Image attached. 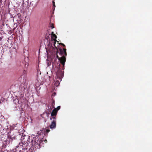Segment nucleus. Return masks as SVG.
I'll return each instance as SVG.
<instances>
[{"mask_svg":"<svg viewBox=\"0 0 152 152\" xmlns=\"http://www.w3.org/2000/svg\"><path fill=\"white\" fill-rule=\"evenodd\" d=\"M57 71L56 72V83L59 85L60 84V82L62 78L64 75V73L61 71L60 68L59 67Z\"/></svg>","mask_w":152,"mask_h":152,"instance_id":"obj_3","label":"nucleus"},{"mask_svg":"<svg viewBox=\"0 0 152 152\" xmlns=\"http://www.w3.org/2000/svg\"><path fill=\"white\" fill-rule=\"evenodd\" d=\"M19 137H20V140L21 141H23L21 143H19L18 146H16L15 149H13L14 152H20L21 149L22 150L27 149L28 147V142H29L30 136L28 135H25V134H19Z\"/></svg>","mask_w":152,"mask_h":152,"instance_id":"obj_1","label":"nucleus"},{"mask_svg":"<svg viewBox=\"0 0 152 152\" xmlns=\"http://www.w3.org/2000/svg\"><path fill=\"white\" fill-rule=\"evenodd\" d=\"M57 110L56 108H55L53 110L51 113V116H56L57 114Z\"/></svg>","mask_w":152,"mask_h":152,"instance_id":"obj_6","label":"nucleus"},{"mask_svg":"<svg viewBox=\"0 0 152 152\" xmlns=\"http://www.w3.org/2000/svg\"><path fill=\"white\" fill-rule=\"evenodd\" d=\"M32 2H33V1L31 2H30V4H31V3H32Z\"/></svg>","mask_w":152,"mask_h":152,"instance_id":"obj_21","label":"nucleus"},{"mask_svg":"<svg viewBox=\"0 0 152 152\" xmlns=\"http://www.w3.org/2000/svg\"><path fill=\"white\" fill-rule=\"evenodd\" d=\"M56 116H51L52 117V118L53 119V121H55H55H56Z\"/></svg>","mask_w":152,"mask_h":152,"instance_id":"obj_13","label":"nucleus"},{"mask_svg":"<svg viewBox=\"0 0 152 152\" xmlns=\"http://www.w3.org/2000/svg\"><path fill=\"white\" fill-rule=\"evenodd\" d=\"M7 132L8 133H9V132Z\"/></svg>","mask_w":152,"mask_h":152,"instance_id":"obj_26","label":"nucleus"},{"mask_svg":"<svg viewBox=\"0 0 152 152\" xmlns=\"http://www.w3.org/2000/svg\"><path fill=\"white\" fill-rule=\"evenodd\" d=\"M45 131L46 132V133H48L50 131V130L49 129H45Z\"/></svg>","mask_w":152,"mask_h":152,"instance_id":"obj_15","label":"nucleus"},{"mask_svg":"<svg viewBox=\"0 0 152 152\" xmlns=\"http://www.w3.org/2000/svg\"><path fill=\"white\" fill-rule=\"evenodd\" d=\"M52 102L51 103V106L52 107L54 108V105H55V101L53 99H52Z\"/></svg>","mask_w":152,"mask_h":152,"instance_id":"obj_10","label":"nucleus"},{"mask_svg":"<svg viewBox=\"0 0 152 152\" xmlns=\"http://www.w3.org/2000/svg\"><path fill=\"white\" fill-rule=\"evenodd\" d=\"M59 45H63V47H65V45L64 44H63V43H59Z\"/></svg>","mask_w":152,"mask_h":152,"instance_id":"obj_18","label":"nucleus"},{"mask_svg":"<svg viewBox=\"0 0 152 152\" xmlns=\"http://www.w3.org/2000/svg\"><path fill=\"white\" fill-rule=\"evenodd\" d=\"M1 103V101L0 100V103Z\"/></svg>","mask_w":152,"mask_h":152,"instance_id":"obj_24","label":"nucleus"},{"mask_svg":"<svg viewBox=\"0 0 152 152\" xmlns=\"http://www.w3.org/2000/svg\"><path fill=\"white\" fill-rule=\"evenodd\" d=\"M60 107H61L60 106H58L57 107L56 109L57 110V111L60 109Z\"/></svg>","mask_w":152,"mask_h":152,"instance_id":"obj_16","label":"nucleus"},{"mask_svg":"<svg viewBox=\"0 0 152 152\" xmlns=\"http://www.w3.org/2000/svg\"><path fill=\"white\" fill-rule=\"evenodd\" d=\"M7 136H8V137H9V136H10V135L9 134V135H7Z\"/></svg>","mask_w":152,"mask_h":152,"instance_id":"obj_23","label":"nucleus"},{"mask_svg":"<svg viewBox=\"0 0 152 152\" xmlns=\"http://www.w3.org/2000/svg\"><path fill=\"white\" fill-rule=\"evenodd\" d=\"M53 32H52V37L53 39L54 40H56V39L57 38L55 34H53Z\"/></svg>","mask_w":152,"mask_h":152,"instance_id":"obj_9","label":"nucleus"},{"mask_svg":"<svg viewBox=\"0 0 152 152\" xmlns=\"http://www.w3.org/2000/svg\"><path fill=\"white\" fill-rule=\"evenodd\" d=\"M59 54L62 56H64V57H66V56H67L66 49L65 48L61 49L60 48L59 49Z\"/></svg>","mask_w":152,"mask_h":152,"instance_id":"obj_5","label":"nucleus"},{"mask_svg":"<svg viewBox=\"0 0 152 152\" xmlns=\"http://www.w3.org/2000/svg\"><path fill=\"white\" fill-rule=\"evenodd\" d=\"M0 118L1 119L2 121H4L5 119L4 117L2 115H1L0 116Z\"/></svg>","mask_w":152,"mask_h":152,"instance_id":"obj_11","label":"nucleus"},{"mask_svg":"<svg viewBox=\"0 0 152 152\" xmlns=\"http://www.w3.org/2000/svg\"><path fill=\"white\" fill-rule=\"evenodd\" d=\"M29 64L28 63H25V68L23 70V73H25L26 72V70H27V69L28 67V66Z\"/></svg>","mask_w":152,"mask_h":152,"instance_id":"obj_8","label":"nucleus"},{"mask_svg":"<svg viewBox=\"0 0 152 152\" xmlns=\"http://www.w3.org/2000/svg\"><path fill=\"white\" fill-rule=\"evenodd\" d=\"M50 120H52V118H50Z\"/></svg>","mask_w":152,"mask_h":152,"instance_id":"obj_22","label":"nucleus"},{"mask_svg":"<svg viewBox=\"0 0 152 152\" xmlns=\"http://www.w3.org/2000/svg\"><path fill=\"white\" fill-rule=\"evenodd\" d=\"M31 143L32 146L30 149H31V150L32 149V152H34L37 149H39L40 148V144L41 142L37 138L32 140L31 141Z\"/></svg>","mask_w":152,"mask_h":152,"instance_id":"obj_2","label":"nucleus"},{"mask_svg":"<svg viewBox=\"0 0 152 152\" xmlns=\"http://www.w3.org/2000/svg\"><path fill=\"white\" fill-rule=\"evenodd\" d=\"M50 27L52 29H53L54 28V24L53 23L51 24L50 25Z\"/></svg>","mask_w":152,"mask_h":152,"instance_id":"obj_14","label":"nucleus"},{"mask_svg":"<svg viewBox=\"0 0 152 152\" xmlns=\"http://www.w3.org/2000/svg\"><path fill=\"white\" fill-rule=\"evenodd\" d=\"M1 39L2 38L1 37H0V40H1Z\"/></svg>","mask_w":152,"mask_h":152,"instance_id":"obj_20","label":"nucleus"},{"mask_svg":"<svg viewBox=\"0 0 152 152\" xmlns=\"http://www.w3.org/2000/svg\"><path fill=\"white\" fill-rule=\"evenodd\" d=\"M38 134V135H39H39L40 134Z\"/></svg>","mask_w":152,"mask_h":152,"instance_id":"obj_25","label":"nucleus"},{"mask_svg":"<svg viewBox=\"0 0 152 152\" xmlns=\"http://www.w3.org/2000/svg\"><path fill=\"white\" fill-rule=\"evenodd\" d=\"M18 102L19 104L22 103V99L21 98L20 100H18Z\"/></svg>","mask_w":152,"mask_h":152,"instance_id":"obj_12","label":"nucleus"},{"mask_svg":"<svg viewBox=\"0 0 152 152\" xmlns=\"http://www.w3.org/2000/svg\"><path fill=\"white\" fill-rule=\"evenodd\" d=\"M56 125V121H53L52 122L51 124L50 125V127L51 128H55Z\"/></svg>","mask_w":152,"mask_h":152,"instance_id":"obj_7","label":"nucleus"},{"mask_svg":"<svg viewBox=\"0 0 152 152\" xmlns=\"http://www.w3.org/2000/svg\"><path fill=\"white\" fill-rule=\"evenodd\" d=\"M53 5L54 7H55V3L54 1H53Z\"/></svg>","mask_w":152,"mask_h":152,"instance_id":"obj_17","label":"nucleus"},{"mask_svg":"<svg viewBox=\"0 0 152 152\" xmlns=\"http://www.w3.org/2000/svg\"><path fill=\"white\" fill-rule=\"evenodd\" d=\"M56 43V42H55L54 43V46L55 47L56 49H57V51L56 52V58L58 59L59 61H60V64L62 65V67H61L62 69L64 70V65L65 62L66 61V58L64 56H62L61 57H59L58 56V49L55 46Z\"/></svg>","mask_w":152,"mask_h":152,"instance_id":"obj_4","label":"nucleus"},{"mask_svg":"<svg viewBox=\"0 0 152 152\" xmlns=\"http://www.w3.org/2000/svg\"><path fill=\"white\" fill-rule=\"evenodd\" d=\"M13 138H14V137H10V139H12H12H13Z\"/></svg>","mask_w":152,"mask_h":152,"instance_id":"obj_19","label":"nucleus"}]
</instances>
